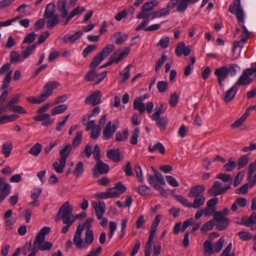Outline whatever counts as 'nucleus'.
<instances>
[{
    "label": "nucleus",
    "instance_id": "49",
    "mask_svg": "<svg viewBox=\"0 0 256 256\" xmlns=\"http://www.w3.org/2000/svg\"><path fill=\"white\" fill-rule=\"evenodd\" d=\"M204 248L206 254H212L214 252L212 244L210 240L204 242Z\"/></svg>",
    "mask_w": 256,
    "mask_h": 256
},
{
    "label": "nucleus",
    "instance_id": "21",
    "mask_svg": "<svg viewBox=\"0 0 256 256\" xmlns=\"http://www.w3.org/2000/svg\"><path fill=\"white\" fill-rule=\"evenodd\" d=\"M33 119L35 121H42V125L44 126H48L51 125L54 122V120L50 118L48 114H44L34 116Z\"/></svg>",
    "mask_w": 256,
    "mask_h": 256
},
{
    "label": "nucleus",
    "instance_id": "60",
    "mask_svg": "<svg viewBox=\"0 0 256 256\" xmlns=\"http://www.w3.org/2000/svg\"><path fill=\"white\" fill-rule=\"evenodd\" d=\"M38 36L34 32L29 33L26 35L23 40L24 44H32L36 39V37Z\"/></svg>",
    "mask_w": 256,
    "mask_h": 256
},
{
    "label": "nucleus",
    "instance_id": "46",
    "mask_svg": "<svg viewBox=\"0 0 256 256\" xmlns=\"http://www.w3.org/2000/svg\"><path fill=\"white\" fill-rule=\"evenodd\" d=\"M236 166V163L234 160H233L232 158H230L228 160L227 163H226L223 166L225 171L229 172L232 171Z\"/></svg>",
    "mask_w": 256,
    "mask_h": 256
},
{
    "label": "nucleus",
    "instance_id": "31",
    "mask_svg": "<svg viewBox=\"0 0 256 256\" xmlns=\"http://www.w3.org/2000/svg\"><path fill=\"white\" fill-rule=\"evenodd\" d=\"M13 148L12 142L10 140H8L2 145V152L5 158H8Z\"/></svg>",
    "mask_w": 256,
    "mask_h": 256
},
{
    "label": "nucleus",
    "instance_id": "56",
    "mask_svg": "<svg viewBox=\"0 0 256 256\" xmlns=\"http://www.w3.org/2000/svg\"><path fill=\"white\" fill-rule=\"evenodd\" d=\"M140 130L138 128H136L132 132V136L130 138V143L135 145L138 143V139L139 136Z\"/></svg>",
    "mask_w": 256,
    "mask_h": 256
},
{
    "label": "nucleus",
    "instance_id": "3",
    "mask_svg": "<svg viewBox=\"0 0 256 256\" xmlns=\"http://www.w3.org/2000/svg\"><path fill=\"white\" fill-rule=\"evenodd\" d=\"M72 146L70 144H66L60 150V157L59 159V164L57 162L53 163L52 166L56 172L58 174H62L64 172L66 159L70 155Z\"/></svg>",
    "mask_w": 256,
    "mask_h": 256
},
{
    "label": "nucleus",
    "instance_id": "13",
    "mask_svg": "<svg viewBox=\"0 0 256 256\" xmlns=\"http://www.w3.org/2000/svg\"><path fill=\"white\" fill-rule=\"evenodd\" d=\"M59 85L60 84L56 81H50L45 84L43 88V92L41 94L45 100L52 94L53 90Z\"/></svg>",
    "mask_w": 256,
    "mask_h": 256
},
{
    "label": "nucleus",
    "instance_id": "48",
    "mask_svg": "<svg viewBox=\"0 0 256 256\" xmlns=\"http://www.w3.org/2000/svg\"><path fill=\"white\" fill-rule=\"evenodd\" d=\"M248 154L242 156L238 160V169L240 170L245 166L248 162Z\"/></svg>",
    "mask_w": 256,
    "mask_h": 256
},
{
    "label": "nucleus",
    "instance_id": "22",
    "mask_svg": "<svg viewBox=\"0 0 256 256\" xmlns=\"http://www.w3.org/2000/svg\"><path fill=\"white\" fill-rule=\"evenodd\" d=\"M148 180L149 184L152 186L154 189L160 192L162 196H167L168 192L166 191L158 184L156 182L154 176L152 175L148 174Z\"/></svg>",
    "mask_w": 256,
    "mask_h": 256
},
{
    "label": "nucleus",
    "instance_id": "9",
    "mask_svg": "<svg viewBox=\"0 0 256 256\" xmlns=\"http://www.w3.org/2000/svg\"><path fill=\"white\" fill-rule=\"evenodd\" d=\"M12 70L10 68V65H3L0 68V76L6 74L3 80L0 89L4 90L9 87V84L12 80Z\"/></svg>",
    "mask_w": 256,
    "mask_h": 256
},
{
    "label": "nucleus",
    "instance_id": "29",
    "mask_svg": "<svg viewBox=\"0 0 256 256\" xmlns=\"http://www.w3.org/2000/svg\"><path fill=\"white\" fill-rule=\"evenodd\" d=\"M156 230H150L148 240L144 248L145 256H150L152 252V244L154 238Z\"/></svg>",
    "mask_w": 256,
    "mask_h": 256
},
{
    "label": "nucleus",
    "instance_id": "4",
    "mask_svg": "<svg viewBox=\"0 0 256 256\" xmlns=\"http://www.w3.org/2000/svg\"><path fill=\"white\" fill-rule=\"evenodd\" d=\"M158 2L157 0H152L144 3L141 8V11L138 14L136 18L149 21L150 18L152 14V10L156 8Z\"/></svg>",
    "mask_w": 256,
    "mask_h": 256
},
{
    "label": "nucleus",
    "instance_id": "2",
    "mask_svg": "<svg viewBox=\"0 0 256 256\" xmlns=\"http://www.w3.org/2000/svg\"><path fill=\"white\" fill-rule=\"evenodd\" d=\"M50 228L48 226L43 227L37 234L32 246L37 251H44L50 250L52 246V244L48 242H44L46 235L49 233Z\"/></svg>",
    "mask_w": 256,
    "mask_h": 256
},
{
    "label": "nucleus",
    "instance_id": "54",
    "mask_svg": "<svg viewBox=\"0 0 256 256\" xmlns=\"http://www.w3.org/2000/svg\"><path fill=\"white\" fill-rule=\"evenodd\" d=\"M134 170L136 172L137 178L141 183H143L144 182V178L140 165L139 164H136L134 168Z\"/></svg>",
    "mask_w": 256,
    "mask_h": 256
},
{
    "label": "nucleus",
    "instance_id": "7",
    "mask_svg": "<svg viewBox=\"0 0 256 256\" xmlns=\"http://www.w3.org/2000/svg\"><path fill=\"white\" fill-rule=\"evenodd\" d=\"M222 183L219 181H216L212 186L208 190V193L210 196H216L223 194L230 188V184L224 187H222Z\"/></svg>",
    "mask_w": 256,
    "mask_h": 256
},
{
    "label": "nucleus",
    "instance_id": "59",
    "mask_svg": "<svg viewBox=\"0 0 256 256\" xmlns=\"http://www.w3.org/2000/svg\"><path fill=\"white\" fill-rule=\"evenodd\" d=\"M170 42V38L168 36H164L162 37L158 43V44L157 46H160L162 48H166L169 44Z\"/></svg>",
    "mask_w": 256,
    "mask_h": 256
},
{
    "label": "nucleus",
    "instance_id": "52",
    "mask_svg": "<svg viewBox=\"0 0 256 256\" xmlns=\"http://www.w3.org/2000/svg\"><path fill=\"white\" fill-rule=\"evenodd\" d=\"M175 198L178 202L185 207L191 208V203L184 196L180 195L175 196Z\"/></svg>",
    "mask_w": 256,
    "mask_h": 256
},
{
    "label": "nucleus",
    "instance_id": "38",
    "mask_svg": "<svg viewBox=\"0 0 256 256\" xmlns=\"http://www.w3.org/2000/svg\"><path fill=\"white\" fill-rule=\"evenodd\" d=\"M48 20H47L46 24L48 29H52L57 24L60 22V16L56 14L52 16L51 18H48Z\"/></svg>",
    "mask_w": 256,
    "mask_h": 256
},
{
    "label": "nucleus",
    "instance_id": "20",
    "mask_svg": "<svg viewBox=\"0 0 256 256\" xmlns=\"http://www.w3.org/2000/svg\"><path fill=\"white\" fill-rule=\"evenodd\" d=\"M191 51V47L186 46L184 42L178 43L175 50V52L178 56H180L182 54L186 56H188L190 54Z\"/></svg>",
    "mask_w": 256,
    "mask_h": 256
},
{
    "label": "nucleus",
    "instance_id": "43",
    "mask_svg": "<svg viewBox=\"0 0 256 256\" xmlns=\"http://www.w3.org/2000/svg\"><path fill=\"white\" fill-rule=\"evenodd\" d=\"M73 242L74 245L78 249H82L86 248L84 240L82 238L81 236H74Z\"/></svg>",
    "mask_w": 256,
    "mask_h": 256
},
{
    "label": "nucleus",
    "instance_id": "34",
    "mask_svg": "<svg viewBox=\"0 0 256 256\" xmlns=\"http://www.w3.org/2000/svg\"><path fill=\"white\" fill-rule=\"evenodd\" d=\"M148 150L150 152H154L156 151H158L161 154H164L166 153V148L163 144L158 142L154 145H150L148 147Z\"/></svg>",
    "mask_w": 256,
    "mask_h": 256
},
{
    "label": "nucleus",
    "instance_id": "58",
    "mask_svg": "<svg viewBox=\"0 0 256 256\" xmlns=\"http://www.w3.org/2000/svg\"><path fill=\"white\" fill-rule=\"evenodd\" d=\"M18 117V116L16 114L3 116H1L2 124H4L8 122H13L17 119Z\"/></svg>",
    "mask_w": 256,
    "mask_h": 256
},
{
    "label": "nucleus",
    "instance_id": "5",
    "mask_svg": "<svg viewBox=\"0 0 256 256\" xmlns=\"http://www.w3.org/2000/svg\"><path fill=\"white\" fill-rule=\"evenodd\" d=\"M254 72H256V65H255L254 68L244 70L234 84L236 86H248L253 81L250 76Z\"/></svg>",
    "mask_w": 256,
    "mask_h": 256
},
{
    "label": "nucleus",
    "instance_id": "28",
    "mask_svg": "<svg viewBox=\"0 0 256 256\" xmlns=\"http://www.w3.org/2000/svg\"><path fill=\"white\" fill-rule=\"evenodd\" d=\"M237 91L238 88L234 84L226 92L223 98L224 101L226 103L230 102L234 98Z\"/></svg>",
    "mask_w": 256,
    "mask_h": 256
},
{
    "label": "nucleus",
    "instance_id": "47",
    "mask_svg": "<svg viewBox=\"0 0 256 256\" xmlns=\"http://www.w3.org/2000/svg\"><path fill=\"white\" fill-rule=\"evenodd\" d=\"M10 62L12 63H16L18 62H22L21 54H19L16 51H12L10 54Z\"/></svg>",
    "mask_w": 256,
    "mask_h": 256
},
{
    "label": "nucleus",
    "instance_id": "26",
    "mask_svg": "<svg viewBox=\"0 0 256 256\" xmlns=\"http://www.w3.org/2000/svg\"><path fill=\"white\" fill-rule=\"evenodd\" d=\"M106 156L114 162H118L121 160V154L118 148L110 149L106 152Z\"/></svg>",
    "mask_w": 256,
    "mask_h": 256
},
{
    "label": "nucleus",
    "instance_id": "25",
    "mask_svg": "<svg viewBox=\"0 0 256 256\" xmlns=\"http://www.w3.org/2000/svg\"><path fill=\"white\" fill-rule=\"evenodd\" d=\"M67 3V0H58L57 2V9L60 12V16L62 18H65L68 14Z\"/></svg>",
    "mask_w": 256,
    "mask_h": 256
},
{
    "label": "nucleus",
    "instance_id": "42",
    "mask_svg": "<svg viewBox=\"0 0 256 256\" xmlns=\"http://www.w3.org/2000/svg\"><path fill=\"white\" fill-rule=\"evenodd\" d=\"M156 122V124L162 131L165 130L168 120L166 117L158 118L156 120H153Z\"/></svg>",
    "mask_w": 256,
    "mask_h": 256
},
{
    "label": "nucleus",
    "instance_id": "50",
    "mask_svg": "<svg viewBox=\"0 0 256 256\" xmlns=\"http://www.w3.org/2000/svg\"><path fill=\"white\" fill-rule=\"evenodd\" d=\"M128 129L124 130L122 133L118 132L116 134V140L118 142H122L128 138Z\"/></svg>",
    "mask_w": 256,
    "mask_h": 256
},
{
    "label": "nucleus",
    "instance_id": "10",
    "mask_svg": "<svg viewBox=\"0 0 256 256\" xmlns=\"http://www.w3.org/2000/svg\"><path fill=\"white\" fill-rule=\"evenodd\" d=\"M213 218L216 222L217 229L220 230L226 228L230 222L229 218L222 216L220 212H215Z\"/></svg>",
    "mask_w": 256,
    "mask_h": 256
},
{
    "label": "nucleus",
    "instance_id": "63",
    "mask_svg": "<svg viewBox=\"0 0 256 256\" xmlns=\"http://www.w3.org/2000/svg\"><path fill=\"white\" fill-rule=\"evenodd\" d=\"M157 88L160 92H165L168 88V84L166 81H160L158 82Z\"/></svg>",
    "mask_w": 256,
    "mask_h": 256
},
{
    "label": "nucleus",
    "instance_id": "30",
    "mask_svg": "<svg viewBox=\"0 0 256 256\" xmlns=\"http://www.w3.org/2000/svg\"><path fill=\"white\" fill-rule=\"evenodd\" d=\"M55 8L56 6L54 3L50 2L47 4L44 12V18L47 19L56 15L55 14Z\"/></svg>",
    "mask_w": 256,
    "mask_h": 256
},
{
    "label": "nucleus",
    "instance_id": "17",
    "mask_svg": "<svg viewBox=\"0 0 256 256\" xmlns=\"http://www.w3.org/2000/svg\"><path fill=\"white\" fill-rule=\"evenodd\" d=\"M118 126L114 124H112V122L110 121L106 124L102 132L103 138L104 140H109L114 135Z\"/></svg>",
    "mask_w": 256,
    "mask_h": 256
},
{
    "label": "nucleus",
    "instance_id": "23",
    "mask_svg": "<svg viewBox=\"0 0 256 256\" xmlns=\"http://www.w3.org/2000/svg\"><path fill=\"white\" fill-rule=\"evenodd\" d=\"M101 94L100 91H96L88 96L85 100L86 104H92V106L100 103Z\"/></svg>",
    "mask_w": 256,
    "mask_h": 256
},
{
    "label": "nucleus",
    "instance_id": "12",
    "mask_svg": "<svg viewBox=\"0 0 256 256\" xmlns=\"http://www.w3.org/2000/svg\"><path fill=\"white\" fill-rule=\"evenodd\" d=\"M126 190V186L120 182H117L114 187L107 189L109 198L119 197Z\"/></svg>",
    "mask_w": 256,
    "mask_h": 256
},
{
    "label": "nucleus",
    "instance_id": "16",
    "mask_svg": "<svg viewBox=\"0 0 256 256\" xmlns=\"http://www.w3.org/2000/svg\"><path fill=\"white\" fill-rule=\"evenodd\" d=\"M0 202H2L10 192V186L2 178H0Z\"/></svg>",
    "mask_w": 256,
    "mask_h": 256
},
{
    "label": "nucleus",
    "instance_id": "19",
    "mask_svg": "<svg viewBox=\"0 0 256 256\" xmlns=\"http://www.w3.org/2000/svg\"><path fill=\"white\" fill-rule=\"evenodd\" d=\"M228 74V68L226 66H222L220 68L216 69L214 74L217 77L220 86H222V82L226 79Z\"/></svg>",
    "mask_w": 256,
    "mask_h": 256
},
{
    "label": "nucleus",
    "instance_id": "32",
    "mask_svg": "<svg viewBox=\"0 0 256 256\" xmlns=\"http://www.w3.org/2000/svg\"><path fill=\"white\" fill-rule=\"evenodd\" d=\"M256 224V212H252L248 218H244L242 219L241 224L247 226H250L252 225Z\"/></svg>",
    "mask_w": 256,
    "mask_h": 256
},
{
    "label": "nucleus",
    "instance_id": "57",
    "mask_svg": "<svg viewBox=\"0 0 256 256\" xmlns=\"http://www.w3.org/2000/svg\"><path fill=\"white\" fill-rule=\"evenodd\" d=\"M240 238L244 241H248L252 239V235L248 232L240 231L238 233Z\"/></svg>",
    "mask_w": 256,
    "mask_h": 256
},
{
    "label": "nucleus",
    "instance_id": "41",
    "mask_svg": "<svg viewBox=\"0 0 256 256\" xmlns=\"http://www.w3.org/2000/svg\"><path fill=\"white\" fill-rule=\"evenodd\" d=\"M68 109V106L64 104L59 105L51 110V114L52 116L60 114Z\"/></svg>",
    "mask_w": 256,
    "mask_h": 256
},
{
    "label": "nucleus",
    "instance_id": "1",
    "mask_svg": "<svg viewBox=\"0 0 256 256\" xmlns=\"http://www.w3.org/2000/svg\"><path fill=\"white\" fill-rule=\"evenodd\" d=\"M73 208L70 204L68 202H64L60 208L56 218V220H62L64 224H66L62 227V232L64 234L66 233L70 226L74 222V219H70V215L72 214Z\"/></svg>",
    "mask_w": 256,
    "mask_h": 256
},
{
    "label": "nucleus",
    "instance_id": "14",
    "mask_svg": "<svg viewBox=\"0 0 256 256\" xmlns=\"http://www.w3.org/2000/svg\"><path fill=\"white\" fill-rule=\"evenodd\" d=\"M92 205L97 218L98 220H101L106 210L105 202L102 200H98V202H93Z\"/></svg>",
    "mask_w": 256,
    "mask_h": 256
},
{
    "label": "nucleus",
    "instance_id": "62",
    "mask_svg": "<svg viewBox=\"0 0 256 256\" xmlns=\"http://www.w3.org/2000/svg\"><path fill=\"white\" fill-rule=\"evenodd\" d=\"M214 226V220H212L206 223H205L201 228L200 230L202 232H206L208 230H211L212 229Z\"/></svg>",
    "mask_w": 256,
    "mask_h": 256
},
{
    "label": "nucleus",
    "instance_id": "53",
    "mask_svg": "<svg viewBox=\"0 0 256 256\" xmlns=\"http://www.w3.org/2000/svg\"><path fill=\"white\" fill-rule=\"evenodd\" d=\"M82 131H78L76 132V136H75L72 142V146L76 147L80 144L82 139Z\"/></svg>",
    "mask_w": 256,
    "mask_h": 256
},
{
    "label": "nucleus",
    "instance_id": "36",
    "mask_svg": "<svg viewBox=\"0 0 256 256\" xmlns=\"http://www.w3.org/2000/svg\"><path fill=\"white\" fill-rule=\"evenodd\" d=\"M193 202L191 203V208H198L203 206L206 201V198L204 196L194 197Z\"/></svg>",
    "mask_w": 256,
    "mask_h": 256
},
{
    "label": "nucleus",
    "instance_id": "33",
    "mask_svg": "<svg viewBox=\"0 0 256 256\" xmlns=\"http://www.w3.org/2000/svg\"><path fill=\"white\" fill-rule=\"evenodd\" d=\"M36 47V43L28 46L25 50L22 51L21 53L22 60L21 61H24L28 58L35 50Z\"/></svg>",
    "mask_w": 256,
    "mask_h": 256
},
{
    "label": "nucleus",
    "instance_id": "45",
    "mask_svg": "<svg viewBox=\"0 0 256 256\" xmlns=\"http://www.w3.org/2000/svg\"><path fill=\"white\" fill-rule=\"evenodd\" d=\"M42 150V146L40 143H36L29 150L28 152L34 156H38Z\"/></svg>",
    "mask_w": 256,
    "mask_h": 256
},
{
    "label": "nucleus",
    "instance_id": "51",
    "mask_svg": "<svg viewBox=\"0 0 256 256\" xmlns=\"http://www.w3.org/2000/svg\"><path fill=\"white\" fill-rule=\"evenodd\" d=\"M26 100L29 103H32L33 104H38L44 102L46 100L42 96V94H40V96H38L37 98H36L33 96L28 97L26 98Z\"/></svg>",
    "mask_w": 256,
    "mask_h": 256
},
{
    "label": "nucleus",
    "instance_id": "27",
    "mask_svg": "<svg viewBox=\"0 0 256 256\" xmlns=\"http://www.w3.org/2000/svg\"><path fill=\"white\" fill-rule=\"evenodd\" d=\"M84 32L82 30H78L73 34H66L62 38L63 42L65 43H73L78 40Z\"/></svg>",
    "mask_w": 256,
    "mask_h": 256
},
{
    "label": "nucleus",
    "instance_id": "61",
    "mask_svg": "<svg viewBox=\"0 0 256 256\" xmlns=\"http://www.w3.org/2000/svg\"><path fill=\"white\" fill-rule=\"evenodd\" d=\"M130 65H128L122 72H120V74L122 76L121 82L124 83L128 79L130 76Z\"/></svg>",
    "mask_w": 256,
    "mask_h": 256
},
{
    "label": "nucleus",
    "instance_id": "55",
    "mask_svg": "<svg viewBox=\"0 0 256 256\" xmlns=\"http://www.w3.org/2000/svg\"><path fill=\"white\" fill-rule=\"evenodd\" d=\"M164 111V104H160V106L156 107V112L152 114L151 118L152 120H156L158 118H160V115Z\"/></svg>",
    "mask_w": 256,
    "mask_h": 256
},
{
    "label": "nucleus",
    "instance_id": "15",
    "mask_svg": "<svg viewBox=\"0 0 256 256\" xmlns=\"http://www.w3.org/2000/svg\"><path fill=\"white\" fill-rule=\"evenodd\" d=\"M229 11L236 16L239 22H244V14L241 4L238 5L236 3H232L230 5Z\"/></svg>",
    "mask_w": 256,
    "mask_h": 256
},
{
    "label": "nucleus",
    "instance_id": "11",
    "mask_svg": "<svg viewBox=\"0 0 256 256\" xmlns=\"http://www.w3.org/2000/svg\"><path fill=\"white\" fill-rule=\"evenodd\" d=\"M110 170L109 166L101 160H98L92 170L93 176L98 178L100 174H107Z\"/></svg>",
    "mask_w": 256,
    "mask_h": 256
},
{
    "label": "nucleus",
    "instance_id": "24",
    "mask_svg": "<svg viewBox=\"0 0 256 256\" xmlns=\"http://www.w3.org/2000/svg\"><path fill=\"white\" fill-rule=\"evenodd\" d=\"M199 0H179L176 6V11L179 13H183L186 10L188 4H193Z\"/></svg>",
    "mask_w": 256,
    "mask_h": 256
},
{
    "label": "nucleus",
    "instance_id": "40",
    "mask_svg": "<svg viewBox=\"0 0 256 256\" xmlns=\"http://www.w3.org/2000/svg\"><path fill=\"white\" fill-rule=\"evenodd\" d=\"M135 190L142 196H148L150 194L151 189L149 186L142 185L136 188Z\"/></svg>",
    "mask_w": 256,
    "mask_h": 256
},
{
    "label": "nucleus",
    "instance_id": "35",
    "mask_svg": "<svg viewBox=\"0 0 256 256\" xmlns=\"http://www.w3.org/2000/svg\"><path fill=\"white\" fill-rule=\"evenodd\" d=\"M133 107L134 110H138L141 115L146 111V105L144 102L136 98L134 100Z\"/></svg>",
    "mask_w": 256,
    "mask_h": 256
},
{
    "label": "nucleus",
    "instance_id": "44",
    "mask_svg": "<svg viewBox=\"0 0 256 256\" xmlns=\"http://www.w3.org/2000/svg\"><path fill=\"white\" fill-rule=\"evenodd\" d=\"M84 172V164L82 162H79L76 164V168L73 171V174L76 178H78L83 174Z\"/></svg>",
    "mask_w": 256,
    "mask_h": 256
},
{
    "label": "nucleus",
    "instance_id": "8",
    "mask_svg": "<svg viewBox=\"0 0 256 256\" xmlns=\"http://www.w3.org/2000/svg\"><path fill=\"white\" fill-rule=\"evenodd\" d=\"M113 44H108L96 56L90 64H100L101 62L108 56L114 50Z\"/></svg>",
    "mask_w": 256,
    "mask_h": 256
},
{
    "label": "nucleus",
    "instance_id": "39",
    "mask_svg": "<svg viewBox=\"0 0 256 256\" xmlns=\"http://www.w3.org/2000/svg\"><path fill=\"white\" fill-rule=\"evenodd\" d=\"M113 36L116 38L115 43L120 45L126 42L128 38V34H121L120 32H115Z\"/></svg>",
    "mask_w": 256,
    "mask_h": 256
},
{
    "label": "nucleus",
    "instance_id": "18",
    "mask_svg": "<svg viewBox=\"0 0 256 256\" xmlns=\"http://www.w3.org/2000/svg\"><path fill=\"white\" fill-rule=\"evenodd\" d=\"M206 190V188L203 184H196L192 186L188 193V196L194 198L204 196L203 193Z\"/></svg>",
    "mask_w": 256,
    "mask_h": 256
},
{
    "label": "nucleus",
    "instance_id": "64",
    "mask_svg": "<svg viewBox=\"0 0 256 256\" xmlns=\"http://www.w3.org/2000/svg\"><path fill=\"white\" fill-rule=\"evenodd\" d=\"M154 178L156 182L162 185H166V182L162 175L158 170H154Z\"/></svg>",
    "mask_w": 256,
    "mask_h": 256
},
{
    "label": "nucleus",
    "instance_id": "6",
    "mask_svg": "<svg viewBox=\"0 0 256 256\" xmlns=\"http://www.w3.org/2000/svg\"><path fill=\"white\" fill-rule=\"evenodd\" d=\"M130 52V48L129 47H124L122 49H118L110 56L109 61L105 64L120 62L128 56Z\"/></svg>",
    "mask_w": 256,
    "mask_h": 256
},
{
    "label": "nucleus",
    "instance_id": "37",
    "mask_svg": "<svg viewBox=\"0 0 256 256\" xmlns=\"http://www.w3.org/2000/svg\"><path fill=\"white\" fill-rule=\"evenodd\" d=\"M94 239V236L92 230H87L84 240L86 248L92 243Z\"/></svg>",
    "mask_w": 256,
    "mask_h": 256
}]
</instances>
